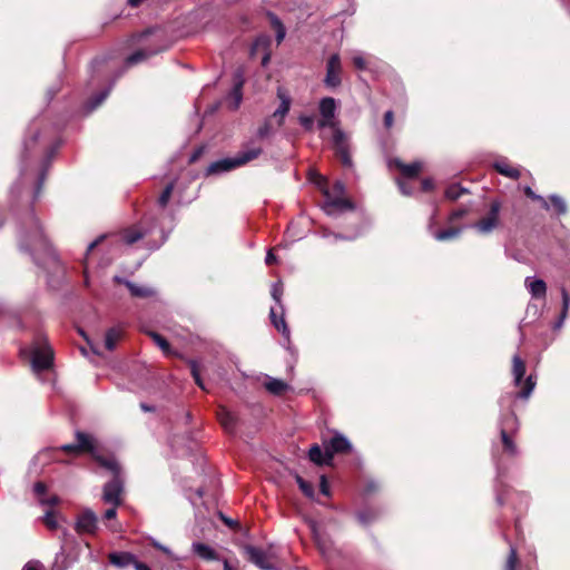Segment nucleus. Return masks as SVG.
I'll list each match as a JSON object with an SVG mask.
<instances>
[{"instance_id":"obj_1","label":"nucleus","mask_w":570,"mask_h":570,"mask_svg":"<svg viewBox=\"0 0 570 570\" xmlns=\"http://www.w3.org/2000/svg\"><path fill=\"white\" fill-rule=\"evenodd\" d=\"M18 238L21 250L30 254L36 264L42 265L46 261L56 259L50 242L33 210L22 219Z\"/></svg>"},{"instance_id":"obj_2","label":"nucleus","mask_w":570,"mask_h":570,"mask_svg":"<svg viewBox=\"0 0 570 570\" xmlns=\"http://www.w3.org/2000/svg\"><path fill=\"white\" fill-rule=\"evenodd\" d=\"M335 110L336 101L332 97H325L320 101L321 120L318 121L320 128L333 129V148L336 156L340 158L342 165L352 167V158L347 148L345 134L335 125Z\"/></svg>"},{"instance_id":"obj_3","label":"nucleus","mask_w":570,"mask_h":570,"mask_svg":"<svg viewBox=\"0 0 570 570\" xmlns=\"http://www.w3.org/2000/svg\"><path fill=\"white\" fill-rule=\"evenodd\" d=\"M315 184L324 195L325 200L322 208L326 215L336 216L354 209V204L347 196L346 187L343 181L335 180L333 185L328 187L327 180L323 176H318Z\"/></svg>"},{"instance_id":"obj_4","label":"nucleus","mask_w":570,"mask_h":570,"mask_svg":"<svg viewBox=\"0 0 570 570\" xmlns=\"http://www.w3.org/2000/svg\"><path fill=\"white\" fill-rule=\"evenodd\" d=\"M61 451L68 454H79L83 452L94 454L95 439L90 434L77 432L76 443L65 444L60 448H46L39 451L31 461V465L35 468V472H38L37 465L43 468L53 461H59V453Z\"/></svg>"},{"instance_id":"obj_5","label":"nucleus","mask_w":570,"mask_h":570,"mask_svg":"<svg viewBox=\"0 0 570 570\" xmlns=\"http://www.w3.org/2000/svg\"><path fill=\"white\" fill-rule=\"evenodd\" d=\"M92 455L100 466L105 468L114 474L112 479L104 487V502L115 507L120 505L122 502L121 494L124 491V480L121 478L120 465L114 458H104L101 455H97L95 452Z\"/></svg>"},{"instance_id":"obj_6","label":"nucleus","mask_w":570,"mask_h":570,"mask_svg":"<svg viewBox=\"0 0 570 570\" xmlns=\"http://www.w3.org/2000/svg\"><path fill=\"white\" fill-rule=\"evenodd\" d=\"M525 370V362L519 355H514L512 358V374L515 386H521L520 391L514 394L517 399H529L535 386V381L532 375H529L523 381Z\"/></svg>"},{"instance_id":"obj_7","label":"nucleus","mask_w":570,"mask_h":570,"mask_svg":"<svg viewBox=\"0 0 570 570\" xmlns=\"http://www.w3.org/2000/svg\"><path fill=\"white\" fill-rule=\"evenodd\" d=\"M53 364V350L46 338H40L31 350V366L39 373L49 370Z\"/></svg>"},{"instance_id":"obj_8","label":"nucleus","mask_w":570,"mask_h":570,"mask_svg":"<svg viewBox=\"0 0 570 570\" xmlns=\"http://www.w3.org/2000/svg\"><path fill=\"white\" fill-rule=\"evenodd\" d=\"M38 137H39L38 129L29 128V137L26 138L23 141V154H22V159H21L19 179L11 187L12 194H16V193L19 194L22 185L29 179L28 160H29V156L31 154V149L35 146V144L37 142Z\"/></svg>"},{"instance_id":"obj_9","label":"nucleus","mask_w":570,"mask_h":570,"mask_svg":"<svg viewBox=\"0 0 570 570\" xmlns=\"http://www.w3.org/2000/svg\"><path fill=\"white\" fill-rule=\"evenodd\" d=\"M500 209L501 203L499 200L491 202L488 215L474 224L475 229L481 234H489L495 229L499 225Z\"/></svg>"},{"instance_id":"obj_10","label":"nucleus","mask_w":570,"mask_h":570,"mask_svg":"<svg viewBox=\"0 0 570 570\" xmlns=\"http://www.w3.org/2000/svg\"><path fill=\"white\" fill-rule=\"evenodd\" d=\"M247 559L263 570H276L272 553L253 546L245 547Z\"/></svg>"},{"instance_id":"obj_11","label":"nucleus","mask_w":570,"mask_h":570,"mask_svg":"<svg viewBox=\"0 0 570 570\" xmlns=\"http://www.w3.org/2000/svg\"><path fill=\"white\" fill-rule=\"evenodd\" d=\"M98 528V518L90 509H85L77 518L75 530L79 534H94Z\"/></svg>"},{"instance_id":"obj_12","label":"nucleus","mask_w":570,"mask_h":570,"mask_svg":"<svg viewBox=\"0 0 570 570\" xmlns=\"http://www.w3.org/2000/svg\"><path fill=\"white\" fill-rule=\"evenodd\" d=\"M114 282L124 284L128 288L130 296L135 298H149L157 294V291L153 286L138 284L120 276H115Z\"/></svg>"},{"instance_id":"obj_13","label":"nucleus","mask_w":570,"mask_h":570,"mask_svg":"<svg viewBox=\"0 0 570 570\" xmlns=\"http://www.w3.org/2000/svg\"><path fill=\"white\" fill-rule=\"evenodd\" d=\"M323 448L327 449L330 455L345 453L352 450L351 442L341 433L335 432L330 439H323Z\"/></svg>"},{"instance_id":"obj_14","label":"nucleus","mask_w":570,"mask_h":570,"mask_svg":"<svg viewBox=\"0 0 570 570\" xmlns=\"http://www.w3.org/2000/svg\"><path fill=\"white\" fill-rule=\"evenodd\" d=\"M341 60L338 55H333L327 61L325 85L330 88H335L341 83Z\"/></svg>"},{"instance_id":"obj_15","label":"nucleus","mask_w":570,"mask_h":570,"mask_svg":"<svg viewBox=\"0 0 570 570\" xmlns=\"http://www.w3.org/2000/svg\"><path fill=\"white\" fill-rule=\"evenodd\" d=\"M390 166L397 169L401 173L402 177L406 179H415L422 170V164L420 161L404 164L399 158L392 159L390 161Z\"/></svg>"},{"instance_id":"obj_16","label":"nucleus","mask_w":570,"mask_h":570,"mask_svg":"<svg viewBox=\"0 0 570 570\" xmlns=\"http://www.w3.org/2000/svg\"><path fill=\"white\" fill-rule=\"evenodd\" d=\"M263 153V148L259 145H255L254 142H249L244 146L242 150H239L236 155V165L242 167L247 163L258 158Z\"/></svg>"},{"instance_id":"obj_17","label":"nucleus","mask_w":570,"mask_h":570,"mask_svg":"<svg viewBox=\"0 0 570 570\" xmlns=\"http://www.w3.org/2000/svg\"><path fill=\"white\" fill-rule=\"evenodd\" d=\"M271 322L274 327L286 338L289 337V328L284 318V306H272L269 311Z\"/></svg>"},{"instance_id":"obj_18","label":"nucleus","mask_w":570,"mask_h":570,"mask_svg":"<svg viewBox=\"0 0 570 570\" xmlns=\"http://www.w3.org/2000/svg\"><path fill=\"white\" fill-rule=\"evenodd\" d=\"M492 167L498 174H500L504 177H508V178H511L514 180H517L521 177L520 168L512 166L510 164V161L505 158L495 160L493 163Z\"/></svg>"},{"instance_id":"obj_19","label":"nucleus","mask_w":570,"mask_h":570,"mask_svg":"<svg viewBox=\"0 0 570 570\" xmlns=\"http://www.w3.org/2000/svg\"><path fill=\"white\" fill-rule=\"evenodd\" d=\"M109 562L116 568L122 569L128 566L136 567L139 560L131 552H111L108 556Z\"/></svg>"},{"instance_id":"obj_20","label":"nucleus","mask_w":570,"mask_h":570,"mask_svg":"<svg viewBox=\"0 0 570 570\" xmlns=\"http://www.w3.org/2000/svg\"><path fill=\"white\" fill-rule=\"evenodd\" d=\"M217 417L226 432L235 433L238 423V417L235 413L222 406L217 412Z\"/></svg>"},{"instance_id":"obj_21","label":"nucleus","mask_w":570,"mask_h":570,"mask_svg":"<svg viewBox=\"0 0 570 570\" xmlns=\"http://www.w3.org/2000/svg\"><path fill=\"white\" fill-rule=\"evenodd\" d=\"M308 459L316 465H330L332 463V456L327 449H322L321 445L314 444L308 451Z\"/></svg>"},{"instance_id":"obj_22","label":"nucleus","mask_w":570,"mask_h":570,"mask_svg":"<svg viewBox=\"0 0 570 570\" xmlns=\"http://www.w3.org/2000/svg\"><path fill=\"white\" fill-rule=\"evenodd\" d=\"M235 168H238V165H236V158L234 156V157L224 158V159H219L217 161L212 163L208 166L206 173H207V175L222 174V173L230 171Z\"/></svg>"},{"instance_id":"obj_23","label":"nucleus","mask_w":570,"mask_h":570,"mask_svg":"<svg viewBox=\"0 0 570 570\" xmlns=\"http://www.w3.org/2000/svg\"><path fill=\"white\" fill-rule=\"evenodd\" d=\"M264 387L273 395L279 396L289 391L292 387L284 382L283 380L272 377L269 375L265 376V381L263 383Z\"/></svg>"},{"instance_id":"obj_24","label":"nucleus","mask_w":570,"mask_h":570,"mask_svg":"<svg viewBox=\"0 0 570 570\" xmlns=\"http://www.w3.org/2000/svg\"><path fill=\"white\" fill-rule=\"evenodd\" d=\"M33 491L37 497L38 502L41 505H49L52 508L53 505L58 504L60 499L57 495H47V487L43 482H37L33 485Z\"/></svg>"},{"instance_id":"obj_25","label":"nucleus","mask_w":570,"mask_h":570,"mask_svg":"<svg viewBox=\"0 0 570 570\" xmlns=\"http://www.w3.org/2000/svg\"><path fill=\"white\" fill-rule=\"evenodd\" d=\"M519 430V420L513 410L502 414L500 420V431L515 433Z\"/></svg>"},{"instance_id":"obj_26","label":"nucleus","mask_w":570,"mask_h":570,"mask_svg":"<svg viewBox=\"0 0 570 570\" xmlns=\"http://www.w3.org/2000/svg\"><path fill=\"white\" fill-rule=\"evenodd\" d=\"M277 97L281 100L278 108L274 111L273 117L278 118V125H283L285 116L288 114L291 108L289 97L282 90L278 89Z\"/></svg>"},{"instance_id":"obj_27","label":"nucleus","mask_w":570,"mask_h":570,"mask_svg":"<svg viewBox=\"0 0 570 570\" xmlns=\"http://www.w3.org/2000/svg\"><path fill=\"white\" fill-rule=\"evenodd\" d=\"M165 50V47H158V48H155V49H150V48H142V49H139L137 51H135L134 53H131L126 62L127 65L131 66V65H136L138 62H141L144 60H146L147 58L160 52Z\"/></svg>"},{"instance_id":"obj_28","label":"nucleus","mask_w":570,"mask_h":570,"mask_svg":"<svg viewBox=\"0 0 570 570\" xmlns=\"http://www.w3.org/2000/svg\"><path fill=\"white\" fill-rule=\"evenodd\" d=\"M525 284L534 298H544L547 294V284L543 279H531L528 277Z\"/></svg>"},{"instance_id":"obj_29","label":"nucleus","mask_w":570,"mask_h":570,"mask_svg":"<svg viewBox=\"0 0 570 570\" xmlns=\"http://www.w3.org/2000/svg\"><path fill=\"white\" fill-rule=\"evenodd\" d=\"M462 227L450 226L444 229H440L433 233V237L439 242H449L460 236Z\"/></svg>"},{"instance_id":"obj_30","label":"nucleus","mask_w":570,"mask_h":570,"mask_svg":"<svg viewBox=\"0 0 570 570\" xmlns=\"http://www.w3.org/2000/svg\"><path fill=\"white\" fill-rule=\"evenodd\" d=\"M243 83H244V80H243V77H242V73L240 71H237L236 76H235V83H234V87H233V90H232V98H233V106L232 108L234 110H236L240 102H242V98H243V94H242V88H243Z\"/></svg>"},{"instance_id":"obj_31","label":"nucleus","mask_w":570,"mask_h":570,"mask_svg":"<svg viewBox=\"0 0 570 570\" xmlns=\"http://www.w3.org/2000/svg\"><path fill=\"white\" fill-rule=\"evenodd\" d=\"M193 551L204 560H216L217 554L213 548L202 542H194L191 546Z\"/></svg>"},{"instance_id":"obj_32","label":"nucleus","mask_w":570,"mask_h":570,"mask_svg":"<svg viewBox=\"0 0 570 570\" xmlns=\"http://www.w3.org/2000/svg\"><path fill=\"white\" fill-rule=\"evenodd\" d=\"M110 89H111L110 87L107 89H104L100 92H98L97 95H95L92 98H90L85 104L86 112L89 114V112L94 111L96 108H98L108 97Z\"/></svg>"},{"instance_id":"obj_33","label":"nucleus","mask_w":570,"mask_h":570,"mask_svg":"<svg viewBox=\"0 0 570 570\" xmlns=\"http://www.w3.org/2000/svg\"><path fill=\"white\" fill-rule=\"evenodd\" d=\"M122 335V330L119 327H111L106 332L105 346L108 351H112L116 347L117 342Z\"/></svg>"},{"instance_id":"obj_34","label":"nucleus","mask_w":570,"mask_h":570,"mask_svg":"<svg viewBox=\"0 0 570 570\" xmlns=\"http://www.w3.org/2000/svg\"><path fill=\"white\" fill-rule=\"evenodd\" d=\"M513 434L514 433H508V432H504V431H500V435H501V442H502V446H503V452L509 454V455H515L517 452H518V449H517V445L513 441Z\"/></svg>"},{"instance_id":"obj_35","label":"nucleus","mask_w":570,"mask_h":570,"mask_svg":"<svg viewBox=\"0 0 570 570\" xmlns=\"http://www.w3.org/2000/svg\"><path fill=\"white\" fill-rule=\"evenodd\" d=\"M464 194H469V190L466 188L462 187L459 184H452L446 187L444 196L446 199L454 202Z\"/></svg>"},{"instance_id":"obj_36","label":"nucleus","mask_w":570,"mask_h":570,"mask_svg":"<svg viewBox=\"0 0 570 570\" xmlns=\"http://www.w3.org/2000/svg\"><path fill=\"white\" fill-rule=\"evenodd\" d=\"M142 236H144V233L138 227L128 228V229L124 230L121 234L122 240L128 245L136 243L137 240L142 238Z\"/></svg>"},{"instance_id":"obj_37","label":"nucleus","mask_w":570,"mask_h":570,"mask_svg":"<svg viewBox=\"0 0 570 570\" xmlns=\"http://www.w3.org/2000/svg\"><path fill=\"white\" fill-rule=\"evenodd\" d=\"M379 514H380V509L376 507H371L366 511L358 512V521L364 524H367V523L372 522L373 520H375L379 517Z\"/></svg>"},{"instance_id":"obj_38","label":"nucleus","mask_w":570,"mask_h":570,"mask_svg":"<svg viewBox=\"0 0 570 570\" xmlns=\"http://www.w3.org/2000/svg\"><path fill=\"white\" fill-rule=\"evenodd\" d=\"M549 202L558 215H564L567 213V204L562 197L551 195Z\"/></svg>"},{"instance_id":"obj_39","label":"nucleus","mask_w":570,"mask_h":570,"mask_svg":"<svg viewBox=\"0 0 570 570\" xmlns=\"http://www.w3.org/2000/svg\"><path fill=\"white\" fill-rule=\"evenodd\" d=\"M519 564L518 552L514 547H510V552L505 561L504 570H517Z\"/></svg>"},{"instance_id":"obj_40","label":"nucleus","mask_w":570,"mask_h":570,"mask_svg":"<svg viewBox=\"0 0 570 570\" xmlns=\"http://www.w3.org/2000/svg\"><path fill=\"white\" fill-rule=\"evenodd\" d=\"M42 521L46 524V527L50 530H56L58 528L57 515L52 509H49L45 512Z\"/></svg>"},{"instance_id":"obj_41","label":"nucleus","mask_w":570,"mask_h":570,"mask_svg":"<svg viewBox=\"0 0 570 570\" xmlns=\"http://www.w3.org/2000/svg\"><path fill=\"white\" fill-rule=\"evenodd\" d=\"M296 482L301 489V491L307 497V498H314V487L309 482L305 481L301 475H296Z\"/></svg>"},{"instance_id":"obj_42","label":"nucleus","mask_w":570,"mask_h":570,"mask_svg":"<svg viewBox=\"0 0 570 570\" xmlns=\"http://www.w3.org/2000/svg\"><path fill=\"white\" fill-rule=\"evenodd\" d=\"M149 336L153 338V341L159 346V348L164 353H166V354L169 353L170 346L165 337H163L161 335H159L156 332H149Z\"/></svg>"},{"instance_id":"obj_43","label":"nucleus","mask_w":570,"mask_h":570,"mask_svg":"<svg viewBox=\"0 0 570 570\" xmlns=\"http://www.w3.org/2000/svg\"><path fill=\"white\" fill-rule=\"evenodd\" d=\"M174 187H175V184L174 183H169L165 188L164 190L161 191L159 198H158V204L160 207H166V205L168 204L169 199H170V196L173 194V190H174Z\"/></svg>"},{"instance_id":"obj_44","label":"nucleus","mask_w":570,"mask_h":570,"mask_svg":"<svg viewBox=\"0 0 570 570\" xmlns=\"http://www.w3.org/2000/svg\"><path fill=\"white\" fill-rule=\"evenodd\" d=\"M523 191H524V195H525L528 198H530V199H532V200H537V202H539V203L541 204L542 208H544V209H547V210L549 209V207H550V206H549L548 200H547V199H544L542 196L537 195V194L532 190V188H531V187H529V186L524 187V188H523Z\"/></svg>"},{"instance_id":"obj_45","label":"nucleus","mask_w":570,"mask_h":570,"mask_svg":"<svg viewBox=\"0 0 570 570\" xmlns=\"http://www.w3.org/2000/svg\"><path fill=\"white\" fill-rule=\"evenodd\" d=\"M271 294H272L273 299L276 303V306L283 305L282 304L283 285L281 282H276L272 285Z\"/></svg>"},{"instance_id":"obj_46","label":"nucleus","mask_w":570,"mask_h":570,"mask_svg":"<svg viewBox=\"0 0 570 570\" xmlns=\"http://www.w3.org/2000/svg\"><path fill=\"white\" fill-rule=\"evenodd\" d=\"M272 22L274 27L276 28V39L279 43L285 38V28L283 27L282 22L278 20L277 17L272 16Z\"/></svg>"},{"instance_id":"obj_47","label":"nucleus","mask_w":570,"mask_h":570,"mask_svg":"<svg viewBox=\"0 0 570 570\" xmlns=\"http://www.w3.org/2000/svg\"><path fill=\"white\" fill-rule=\"evenodd\" d=\"M561 295H562V309H561L560 318L562 322L567 317L570 298H569V294L566 291V288L561 289Z\"/></svg>"},{"instance_id":"obj_48","label":"nucleus","mask_w":570,"mask_h":570,"mask_svg":"<svg viewBox=\"0 0 570 570\" xmlns=\"http://www.w3.org/2000/svg\"><path fill=\"white\" fill-rule=\"evenodd\" d=\"M150 544H151L154 548H156V549L160 550L161 552H164L165 554H167V556H168L169 558H171L173 560H178V558L174 556V553L171 552V550H170L168 547H166V546L161 544V543H160V542H158L156 539L151 538V539H150Z\"/></svg>"},{"instance_id":"obj_49","label":"nucleus","mask_w":570,"mask_h":570,"mask_svg":"<svg viewBox=\"0 0 570 570\" xmlns=\"http://www.w3.org/2000/svg\"><path fill=\"white\" fill-rule=\"evenodd\" d=\"M379 490H380L379 483L374 480H368L364 485L363 494L371 495V494L379 492Z\"/></svg>"},{"instance_id":"obj_50","label":"nucleus","mask_w":570,"mask_h":570,"mask_svg":"<svg viewBox=\"0 0 570 570\" xmlns=\"http://www.w3.org/2000/svg\"><path fill=\"white\" fill-rule=\"evenodd\" d=\"M354 238H355V235L353 233L344 234V233L335 232L333 234V243L352 242V240H354Z\"/></svg>"},{"instance_id":"obj_51","label":"nucleus","mask_w":570,"mask_h":570,"mask_svg":"<svg viewBox=\"0 0 570 570\" xmlns=\"http://www.w3.org/2000/svg\"><path fill=\"white\" fill-rule=\"evenodd\" d=\"M468 213H469L468 208H458L449 215L448 222L452 224V223L456 222L458 219L464 217Z\"/></svg>"},{"instance_id":"obj_52","label":"nucleus","mask_w":570,"mask_h":570,"mask_svg":"<svg viewBox=\"0 0 570 570\" xmlns=\"http://www.w3.org/2000/svg\"><path fill=\"white\" fill-rule=\"evenodd\" d=\"M190 371H191L193 377L195 379L196 384H197L200 389L205 390V386H204V384H203V381H202V379H200V376H199L198 366H197L196 362H194V361H193V362H190Z\"/></svg>"},{"instance_id":"obj_53","label":"nucleus","mask_w":570,"mask_h":570,"mask_svg":"<svg viewBox=\"0 0 570 570\" xmlns=\"http://www.w3.org/2000/svg\"><path fill=\"white\" fill-rule=\"evenodd\" d=\"M299 120V124L306 129V130H312L313 127H314V117L313 116H305V115H302L299 116L298 118Z\"/></svg>"},{"instance_id":"obj_54","label":"nucleus","mask_w":570,"mask_h":570,"mask_svg":"<svg viewBox=\"0 0 570 570\" xmlns=\"http://www.w3.org/2000/svg\"><path fill=\"white\" fill-rule=\"evenodd\" d=\"M21 570H45V566L39 560H30L28 561Z\"/></svg>"},{"instance_id":"obj_55","label":"nucleus","mask_w":570,"mask_h":570,"mask_svg":"<svg viewBox=\"0 0 570 570\" xmlns=\"http://www.w3.org/2000/svg\"><path fill=\"white\" fill-rule=\"evenodd\" d=\"M269 134H271V126H269V122H268V121H266L264 125H262V126L257 129V137H259V138H265V137H267Z\"/></svg>"},{"instance_id":"obj_56","label":"nucleus","mask_w":570,"mask_h":570,"mask_svg":"<svg viewBox=\"0 0 570 570\" xmlns=\"http://www.w3.org/2000/svg\"><path fill=\"white\" fill-rule=\"evenodd\" d=\"M394 122V114L392 110H387L384 114V126L386 129H390L393 126Z\"/></svg>"},{"instance_id":"obj_57","label":"nucleus","mask_w":570,"mask_h":570,"mask_svg":"<svg viewBox=\"0 0 570 570\" xmlns=\"http://www.w3.org/2000/svg\"><path fill=\"white\" fill-rule=\"evenodd\" d=\"M434 188V183L431 178H424L422 181H421V189L425 193H429L431 190H433Z\"/></svg>"},{"instance_id":"obj_58","label":"nucleus","mask_w":570,"mask_h":570,"mask_svg":"<svg viewBox=\"0 0 570 570\" xmlns=\"http://www.w3.org/2000/svg\"><path fill=\"white\" fill-rule=\"evenodd\" d=\"M320 491L322 492V494L324 495H328L330 494V485L327 483V480H326V476L325 475H322L321 476V481H320Z\"/></svg>"},{"instance_id":"obj_59","label":"nucleus","mask_w":570,"mask_h":570,"mask_svg":"<svg viewBox=\"0 0 570 570\" xmlns=\"http://www.w3.org/2000/svg\"><path fill=\"white\" fill-rule=\"evenodd\" d=\"M45 180V171H41L38 177V184L35 190L33 198L37 199L40 196V190Z\"/></svg>"},{"instance_id":"obj_60","label":"nucleus","mask_w":570,"mask_h":570,"mask_svg":"<svg viewBox=\"0 0 570 570\" xmlns=\"http://www.w3.org/2000/svg\"><path fill=\"white\" fill-rule=\"evenodd\" d=\"M397 185H399L400 190L402 191V194H404L406 196L412 194V190L409 187L407 183L404 181L403 179H397Z\"/></svg>"},{"instance_id":"obj_61","label":"nucleus","mask_w":570,"mask_h":570,"mask_svg":"<svg viewBox=\"0 0 570 570\" xmlns=\"http://www.w3.org/2000/svg\"><path fill=\"white\" fill-rule=\"evenodd\" d=\"M117 507L112 505L111 508L107 509L104 513V519L105 520H111V519H115L116 515H117V510H116Z\"/></svg>"},{"instance_id":"obj_62","label":"nucleus","mask_w":570,"mask_h":570,"mask_svg":"<svg viewBox=\"0 0 570 570\" xmlns=\"http://www.w3.org/2000/svg\"><path fill=\"white\" fill-rule=\"evenodd\" d=\"M334 233H335V232L331 230L330 228H327V227H323V228L321 229V233H320V234H321V237H322V238L331 239V242L333 243V234H334Z\"/></svg>"},{"instance_id":"obj_63","label":"nucleus","mask_w":570,"mask_h":570,"mask_svg":"<svg viewBox=\"0 0 570 570\" xmlns=\"http://www.w3.org/2000/svg\"><path fill=\"white\" fill-rule=\"evenodd\" d=\"M277 261L276 256L273 254L272 250H268L267 252V255H266V258H265V263L267 265H272L273 263H275Z\"/></svg>"},{"instance_id":"obj_64","label":"nucleus","mask_w":570,"mask_h":570,"mask_svg":"<svg viewBox=\"0 0 570 570\" xmlns=\"http://www.w3.org/2000/svg\"><path fill=\"white\" fill-rule=\"evenodd\" d=\"M135 569L136 570H150V568L147 564H145V563L140 562V561H138V563H136Z\"/></svg>"}]
</instances>
